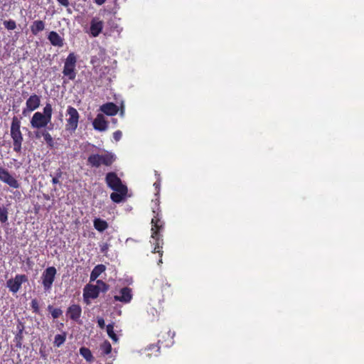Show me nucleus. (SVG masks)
Here are the masks:
<instances>
[{
  "instance_id": "1",
  "label": "nucleus",
  "mask_w": 364,
  "mask_h": 364,
  "mask_svg": "<svg viewBox=\"0 0 364 364\" xmlns=\"http://www.w3.org/2000/svg\"><path fill=\"white\" fill-rule=\"evenodd\" d=\"M116 159L115 154L109 151H105L102 154H93L88 156L87 165L93 168H99L102 165L110 166Z\"/></svg>"
},
{
  "instance_id": "2",
  "label": "nucleus",
  "mask_w": 364,
  "mask_h": 364,
  "mask_svg": "<svg viewBox=\"0 0 364 364\" xmlns=\"http://www.w3.org/2000/svg\"><path fill=\"white\" fill-rule=\"evenodd\" d=\"M10 132L11 137L13 139L14 151L20 153L22 149L23 137L21 132V122L17 117H14L12 119Z\"/></svg>"
},
{
  "instance_id": "3",
  "label": "nucleus",
  "mask_w": 364,
  "mask_h": 364,
  "mask_svg": "<svg viewBox=\"0 0 364 364\" xmlns=\"http://www.w3.org/2000/svg\"><path fill=\"white\" fill-rule=\"evenodd\" d=\"M67 115L69 117L67 119L65 129L68 131L74 132L76 130L78 125L80 114L75 108L71 106H68L67 109Z\"/></svg>"
},
{
  "instance_id": "4",
  "label": "nucleus",
  "mask_w": 364,
  "mask_h": 364,
  "mask_svg": "<svg viewBox=\"0 0 364 364\" xmlns=\"http://www.w3.org/2000/svg\"><path fill=\"white\" fill-rule=\"evenodd\" d=\"M56 274V269L54 267L46 268L42 274V284L45 291H49L53 285Z\"/></svg>"
},
{
  "instance_id": "5",
  "label": "nucleus",
  "mask_w": 364,
  "mask_h": 364,
  "mask_svg": "<svg viewBox=\"0 0 364 364\" xmlns=\"http://www.w3.org/2000/svg\"><path fill=\"white\" fill-rule=\"evenodd\" d=\"M105 181L107 186L113 191H120L122 189L127 188L126 186L122 184L121 179L114 172L107 173Z\"/></svg>"
},
{
  "instance_id": "6",
  "label": "nucleus",
  "mask_w": 364,
  "mask_h": 364,
  "mask_svg": "<svg viewBox=\"0 0 364 364\" xmlns=\"http://www.w3.org/2000/svg\"><path fill=\"white\" fill-rule=\"evenodd\" d=\"M41 105V96L36 94L31 95L26 102V107L22 111V114L24 117L28 116L29 113L36 110Z\"/></svg>"
},
{
  "instance_id": "7",
  "label": "nucleus",
  "mask_w": 364,
  "mask_h": 364,
  "mask_svg": "<svg viewBox=\"0 0 364 364\" xmlns=\"http://www.w3.org/2000/svg\"><path fill=\"white\" fill-rule=\"evenodd\" d=\"M27 281L28 278L25 274H16L14 279H10L6 282V287L10 291L15 294L20 289L21 284Z\"/></svg>"
},
{
  "instance_id": "8",
  "label": "nucleus",
  "mask_w": 364,
  "mask_h": 364,
  "mask_svg": "<svg viewBox=\"0 0 364 364\" xmlns=\"http://www.w3.org/2000/svg\"><path fill=\"white\" fill-rule=\"evenodd\" d=\"M50 121L40 112L34 113L31 119V126L33 129H40L46 127Z\"/></svg>"
},
{
  "instance_id": "9",
  "label": "nucleus",
  "mask_w": 364,
  "mask_h": 364,
  "mask_svg": "<svg viewBox=\"0 0 364 364\" xmlns=\"http://www.w3.org/2000/svg\"><path fill=\"white\" fill-rule=\"evenodd\" d=\"M0 181L13 188H18L20 186L18 181L10 174L8 170L3 167H0Z\"/></svg>"
},
{
  "instance_id": "10",
  "label": "nucleus",
  "mask_w": 364,
  "mask_h": 364,
  "mask_svg": "<svg viewBox=\"0 0 364 364\" xmlns=\"http://www.w3.org/2000/svg\"><path fill=\"white\" fill-rule=\"evenodd\" d=\"M151 224H152V228H151V231H152V235H151V237L156 240L155 242V247H154V252H157L159 253H160L161 256L162 255V254L160 252L159 250H157V249L161 247V244H162V240L160 238V234H159V230L161 228V226H160L159 224H158V220L155 219V218H152L151 220Z\"/></svg>"
},
{
  "instance_id": "11",
  "label": "nucleus",
  "mask_w": 364,
  "mask_h": 364,
  "mask_svg": "<svg viewBox=\"0 0 364 364\" xmlns=\"http://www.w3.org/2000/svg\"><path fill=\"white\" fill-rule=\"evenodd\" d=\"M104 26V22L99 17H94L90 21V34L92 37L98 36Z\"/></svg>"
},
{
  "instance_id": "12",
  "label": "nucleus",
  "mask_w": 364,
  "mask_h": 364,
  "mask_svg": "<svg viewBox=\"0 0 364 364\" xmlns=\"http://www.w3.org/2000/svg\"><path fill=\"white\" fill-rule=\"evenodd\" d=\"M99 292L93 284H87L83 290L84 301L88 305L90 304V299H96L99 296Z\"/></svg>"
},
{
  "instance_id": "13",
  "label": "nucleus",
  "mask_w": 364,
  "mask_h": 364,
  "mask_svg": "<svg viewBox=\"0 0 364 364\" xmlns=\"http://www.w3.org/2000/svg\"><path fill=\"white\" fill-rule=\"evenodd\" d=\"M95 129L103 132L107 129V122L102 114H98L92 122Z\"/></svg>"
},
{
  "instance_id": "14",
  "label": "nucleus",
  "mask_w": 364,
  "mask_h": 364,
  "mask_svg": "<svg viewBox=\"0 0 364 364\" xmlns=\"http://www.w3.org/2000/svg\"><path fill=\"white\" fill-rule=\"evenodd\" d=\"M82 313L81 307L77 304H73L68 307L67 314L70 319L78 322Z\"/></svg>"
},
{
  "instance_id": "15",
  "label": "nucleus",
  "mask_w": 364,
  "mask_h": 364,
  "mask_svg": "<svg viewBox=\"0 0 364 364\" xmlns=\"http://www.w3.org/2000/svg\"><path fill=\"white\" fill-rule=\"evenodd\" d=\"M132 297L131 289L128 287H124L121 289L120 295H115L114 299L124 303H129Z\"/></svg>"
},
{
  "instance_id": "16",
  "label": "nucleus",
  "mask_w": 364,
  "mask_h": 364,
  "mask_svg": "<svg viewBox=\"0 0 364 364\" xmlns=\"http://www.w3.org/2000/svg\"><path fill=\"white\" fill-rule=\"evenodd\" d=\"M100 110L107 115L113 116L118 112V107L113 102H107L100 107Z\"/></svg>"
},
{
  "instance_id": "17",
  "label": "nucleus",
  "mask_w": 364,
  "mask_h": 364,
  "mask_svg": "<svg viewBox=\"0 0 364 364\" xmlns=\"http://www.w3.org/2000/svg\"><path fill=\"white\" fill-rule=\"evenodd\" d=\"M48 39L54 46L63 47V38L55 31H50L48 34Z\"/></svg>"
},
{
  "instance_id": "18",
  "label": "nucleus",
  "mask_w": 364,
  "mask_h": 364,
  "mask_svg": "<svg viewBox=\"0 0 364 364\" xmlns=\"http://www.w3.org/2000/svg\"><path fill=\"white\" fill-rule=\"evenodd\" d=\"M46 23L41 20L34 21L30 26L33 35L37 36L38 33L45 29Z\"/></svg>"
},
{
  "instance_id": "19",
  "label": "nucleus",
  "mask_w": 364,
  "mask_h": 364,
  "mask_svg": "<svg viewBox=\"0 0 364 364\" xmlns=\"http://www.w3.org/2000/svg\"><path fill=\"white\" fill-rule=\"evenodd\" d=\"M127 193V188L122 189L120 191H114L110 195V198L114 203L122 202Z\"/></svg>"
},
{
  "instance_id": "20",
  "label": "nucleus",
  "mask_w": 364,
  "mask_h": 364,
  "mask_svg": "<svg viewBox=\"0 0 364 364\" xmlns=\"http://www.w3.org/2000/svg\"><path fill=\"white\" fill-rule=\"evenodd\" d=\"M106 267L104 264H98L94 267L90 274V281H95L96 279L105 271Z\"/></svg>"
},
{
  "instance_id": "21",
  "label": "nucleus",
  "mask_w": 364,
  "mask_h": 364,
  "mask_svg": "<svg viewBox=\"0 0 364 364\" xmlns=\"http://www.w3.org/2000/svg\"><path fill=\"white\" fill-rule=\"evenodd\" d=\"M94 228L99 232H102L108 228V223L100 218H95L93 220Z\"/></svg>"
},
{
  "instance_id": "22",
  "label": "nucleus",
  "mask_w": 364,
  "mask_h": 364,
  "mask_svg": "<svg viewBox=\"0 0 364 364\" xmlns=\"http://www.w3.org/2000/svg\"><path fill=\"white\" fill-rule=\"evenodd\" d=\"M75 68V67L64 65L63 73L64 75L68 76L70 80H73L76 76Z\"/></svg>"
},
{
  "instance_id": "23",
  "label": "nucleus",
  "mask_w": 364,
  "mask_h": 364,
  "mask_svg": "<svg viewBox=\"0 0 364 364\" xmlns=\"http://www.w3.org/2000/svg\"><path fill=\"white\" fill-rule=\"evenodd\" d=\"M80 354L88 362H91L94 360L90 350L86 347H81L80 348Z\"/></svg>"
},
{
  "instance_id": "24",
  "label": "nucleus",
  "mask_w": 364,
  "mask_h": 364,
  "mask_svg": "<svg viewBox=\"0 0 364 364\" xmlns=\"http://www.w3.org/2000/svg\"><path fill=\"white\" fill-rule=\"evenodd\" d=\"M66 339V335L65 333L63 334H57L55 336L53 344L56 347H60Z\"/></svg>"
},
{
  "instance_id": "25",
  "label": "nucleus",
  "mask_w": 364,
  "mask_h": 364,
  "mask_svg": "<svg viewBox=\"0 0 364 364\" xmlns=\"http://www.w3.org/2000/svg\"><path fill=\"white\" fill-rule=\"evenodd\" d=\"M107 334L109 336V337L114 341V342H117L118 341V338L117 336V335L114 333V324L112 323V324H108L107 326Z\"/></svg>"
},
{
  "instance_id": "26",
  "label": "nucleus",
  "mask_w": 364,
  "mask_h": 364,
  "mask_svg": "<svg viewBox=\"0 0 364 364\" xmlns=\"http://www.w3.org/2000/svg\"><path fill=\"white\" fill-rule=\"evenodd\" d=\"M52 113H53L52 106L50 103H47L43 108V112L42 114H43V115H44V117H46L47 119H48L50 121H51Z\"/></svg>"
},
{
  "instance_id": "27",
  "label": "nucleus",
  "mask_w": 364,
  "mask_h": 364,
  "mask_svg": "<svg viewBox=\"0 0 364 364\" xmlns=\"http://www.w3.org/2000/svg\"><path fill=\"white\" fill-rule=\"evenodd\" d=\"M95 286V287H97V289L99 293L100 291L106 292L109 289V286L107 284H105L104 282H102V280H97V284Z\"/></svg>"
},
{
  "instance_id": "28",
  "label": "nucleus",
  "mask_w": 364,
  "mask_h": 364,
  "mask_svg": "<svg viewBox=\"0 0 364 364\" xmlns=\"http://www.w3.org/2000/svg\"><path fill=\"white\" fill-rule=\"evenodd\" d=\"M76 60H76L75 55H74L73 53H71L67 57L65 62V65H70L72 67H75Z\"/></svg>"
},
{
  "instance_id": "29",
  "label": "nucleus",
  "mask_w": 364,
  "mask_h": 364,
  "mask_svg": "<svg viewBox=\"0 0 364 364\" xmlns=\"http://www.w3.org/2000/svg\"><path fill=\"white\" fill-rule=\"evenodd\" d=\"M42 136L47 145L53 148L54 146V141L51 135L46 131V133H42Z\"/></svg>"
},
{
  "instance_id": "30",
  "label": "nucleus",
  "mask_w": 364,
  "mask_h": 364,
  "mask_svg": "<svg viewBox=\"0 0 364 364\" xmlns=\"http://www.w3.org/2000/svg\"><path fill=\"white\" fill-rule=\"evenodd\" d=\"M8 220V210L4 206H0V222L4 223Z\"/></svg>"
},
{
  "instance_id": "31",
  "label": "nucleus",
  "mask_w": 364,
  "mask_h": 364,
  "mask_svg": "<svg viewBox=\"0 0 364 364\" xmlns=\"http://www.w3.org/2000/svg\"><path fill=\"white\" fill-rule=\"evenodd\" d=\"M18 332L15 336V340H23V331L24 330V326L22 323L19 322L17 325Z\"/></svg>"
},
{
  "instance_id": "32",
  "label": "nucleus",
  "mask_w": 364,
  "mask_h": 364,
  "mask_svg": "<svg viewBox=\"0 0 364 364\" xmlns=\"http://www.w3.org/2000/svg\"><path fill=\"white\" fill-rule=\"evenodd\" d=\"M48 310L50 311L53 318H58L63 314V311L60 309H53L50 305L48 306Z\"/></svg>"
},
{
  "instance_id": "33",
  "label": "nucleus",
  "mask_w": 364,
  "mask_h": 364,
  "mask_svg": "<svg viewBox=\"0 0 364 364\" xmlns=\"http://www.w3.org/2000/svg\"><path fill=\"white\" fill-rule=\"evenodd\" d=\"M3 24L4 27L8 30H14L16 28V23L15 21L11 19L4 21Z\"/></svg>"
},
{
  "instance_id": "34",
  "label": "nucleus",
  "mask_w": 364,
  "mask_h": 364,
  "mask_svg": "<svg viewBox=\"0 0 364 364\" xmlns=\"http://www.w3.org/2000/svg\"><path fill=\"white\" fill-rule=\"evenodd\" d=\"M101 350H102L103 353L107 355L112 350V346L108 341H105L101 345Z\"/></svg>"
},
{
  "instance_id": "35",
  "label": "nucleus",
  "mask_w": 364,
  "mask_h": 364,
  "mask_svg": "<svg viewBox=\"0 0 364 364\" xmlns=\"http://www.w3.org/2000/svg\"><path fill=\"white\" fill-rule=\"evenodd\" d=\"M31 308L34 313H39V306L38 302L36 299H33L31 303Z\"/></svg>"
},
{
  "instance_id": "36",
  "label": "nucleus",
  "mask_w": 364,
  "mask_h": 364,
  "mask_svg": "<svg viewBox=\"0 0 364 364\" xmlns=\"http://www.w3.org/2000/svg\"><path fill=\"white\" fill-rule=\"evenodd\" d=\"M122 133L121 131L119 130H117V131H115L114 133H113V138L116 141H118L121 139L122 138Z\"/></svg>"
},
{
  "instance_id": "37",
  "label": "nucleus",
  "mask_w": 364,
  "mask_h": 364,
  "mask_svg": "<svg viewBox=\"0 0 364 364\" xmlns=\"http://www.w3.org/2000/svg\"><path fill=\"white\" fill-rule=\"evenodd\" d=\"M109 249V245L107 243H102L100 245V251L102 253H106Z\"/></svg>"
},
{
  "instance_id": "38",
  "label": "nucleus",
  "mask_w": 364,
  "mask_h": 364,
  "mask_svg": "<svg viewBox=\"0 0 364 364\" xmlns=\"http://www.w3.org/2000/svg\"><path fill=\"white\" fill-rule=\"evenodd\" d=\"M97 323L100 328H104L105 326V320L103 318L99 317L97 318Z\"/></svg>"
},
{
  "instance_id": "39",
  "label": "nucleus",
  "mask_w": 364,
  "mask_h": 364,
  "mask_svg": "<svg viewBox=\"0 0 364 364\" xmlns=\"http://www.w3.org/2000/svg\"><path fill=\"white\" fill-rule=\"evenodd\" d=\"M46 130L36 131L34 132L36 139H39L42 136V133H46Z\"/></svg>"
},
{
  "instance_id": "40",
  "label": "nucleus",
  "mask_w": 364,
  "mask_h": 364,
  "mask_svg": "<svg viewBox=\"0 0 364 364\" xmlns=\"http://www.w3.org/2000/svg\"><path fill=\"white\" fill-rule=\"evenodd\" d=\"M60 4H61L63 6H68L70 3L68 0H57Z\"/></svg>"
},
{
  "instance_id": "41",
  "label": "nucleus",
  "mask_w": 364,
  "mask_h": 364,
  "mask_svg": "<svg viewBox=\"0 0 364 364\" xmlns=\"http://www.w3.org/2000/svg\"><path fill=\"white\" fill-rule=\"evenodd\" d=\"M14 341L16 342V346L18 348H21L23 340H15L14 339Z\"/></svg>"
},
{
  "instance_id": "42",
  "label": "nucleus",
  "mask_w": 364,
  "mask_h": 364,
  "mask_svg": "<svg viewBox=\"0 0 364 364\" xmlns=\"http://www.w3.org/2000/svg\"><path fill=\"white\" fill-rule=\"evenodd\" d=\"M63 172L60 168L56 171L55 176L54 177H58V178L62 176Z\"/></svg>"
},
{
  "instance_id": "43",
  "label": "nucleus",
  "mask_w": 364,
  "mask_h": 364,
  "mask_svg": "<svg viewBox=\"0 0 364 364\" xmlns=\"http://www.w3.org/2000/svg\"><path fill=\"white\" fill-rule=\"evenodd\" d=\"M106 0H95V2L98 5H102L105 2Z\"/></svg>"
},
{
  "instance_id": "44",
  "label": "nucleus",
  "mask_w": 364,
  "mask_h": 364,
  "mask_svg": "<svg viewBox=\"0 0 364 364\" xmlns=\"http://www.w3.org/2000/svg\"><path fill=\"white\" fill-rule=\"evenodd\" d=\"M52 183L53 184L59 183V180H58V177H53L52 179Z\"/></svg>"
},
{
  "instance_id": "45",
  "label": "nucleus",
  "mask_w": 364,
  "mask_h": 364,
  "mask_svg": "<svg viewBox=\"0 0 364 364\" xmlns=\"http://www.w3.org/2000/svg\"><path fill=\"white\" fill-rule=\"evenodd\" d=\"M124 109H123V108H122L121 112H120V115H121V116H123V115H124Z\"/></svg>"
},
{
  "instance_id": "46",
  "label": "nucleus",
  "mask_w": 364,
  "mask_h": 364,
  "mask_svg": "<svg viewBox=\"0 0 364 364\" xmlns=\"http://www.w3.org/2000/svg\"><path fill=\"white\" fill-rule=\"evenodd\" d=\"M162 262V260L161 259L159 261V263H161Z\"/></svg>"
}]
</instances>
